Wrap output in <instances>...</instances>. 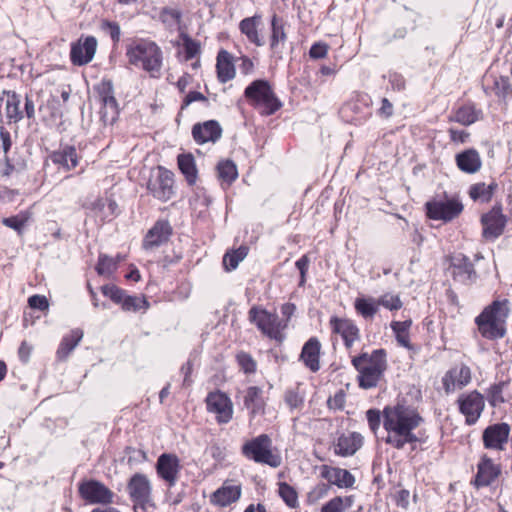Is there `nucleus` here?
Instances as JSON below:
<instances>
[{
	"mask_svg": "<svg viewBox=\"0 0 512 512\" xmlns=\"http://www.w3.org/2000/svg\"><path fill=\"white\" fill-rule=\"evenodd\" d=\"M383 428L387 436L386 444L401 450L407 444L417 442L419 439L414 430L423 422L417 409L405 401H397L394 405H387L383 411Z\"/></svg>",
	"mask_w": 512,
	"mask_h": 512,
	"instance_id": "obj_1",
	"label": "nucleus"
},
{
	"mask_svg": "<svg viewBox=\"0 0 512 512\" xmlns=\"http://www.w3.org/2000/svg\"><path fill=\"white\" fill-rule=\"evenodd\" d=\"M351 362L359 373V387L371 389L378 385L387 368L386 351L384 349H376L371 354L363 352L353 357Z\"/></svg>",
	"mask_w": 512,
	"mask_h": 512,
	"instance_id": "obj_2",
	"label": "nucleus"
},
{
	"mask_svg": "<svg viewBox=\"0 0 512 512\" xmlns=\"http://www.w3.org/2000/svg\"><path fill=\"white\" fill-rule=\"evenodd\" d=\"M508 304L506 299L495 300L475 318L478 330L484 338L496 340L504 337V324L510 312Z\"/></svg>",
	"mask_w": 512,
	"mask_h": 512,
	"instance_id": "obj_3",
	"label": "nucleus"
},
{
	"mask_svg": "<svg viewBox=\"0 0 512 512\" xmlns=\"http://www.w3.org/2000/svg\"><path fill=\"white\" fill-rule=\"evenodd\" d=\"M126 57L130 65L141 68L151 77L160 76V49L147 39L132 41L126 48Z\"/></svg>",
	"mask_w": 512,
	"mask_h": 512,
	"instance_id": "obj_4",
	"label": "nucleus"
},
{
	"mask_svg": "<svg viewBox=\"0 0 512 512\" xmlns=\"http://www.w3.org/2000/svg\"><path fill=\"white\" fill-rule=\"evenodd\" d=\"M244 96L254 107H263V114L270 116L276 113L282 102L265 79L252 81L244 90Z\"/></svg>",
	"mask_w": 512,
	"mask_h": 512,
	"instance_id": "obj_5",
	"label": "nucleus"
},
{
	"mask_svg": "<svg viewBox=\"0 0 512 512\" xmlns=\"http://www.w3.org/2000/svg\"><path fill=\"white\" fill-rule=\"evenodd\" d=\"M248 319L262 334L270 339L277 342L284 340V330L287 328V323L283 322L276 313L269 312L261 306H252L248 312Z\"/></svg>",
	"mask_w": 512,
	"mask_h": 512,
	"instance_id": "obj_6",
	"label": "nucleus"
},
{
	"mask_svg": "<svg viewBox=\"0 0 512 512\" xmlns=\"http://www.w3.org/2000/svg\"><path fill=\"white\" fill-rule=\"evenodd\" d=\"M271 448V438L267 434H260L244 443L242 446V454L247 459L253 460L256 463L277 468L281 465V457L274 454Z\"/></svg>",
	"mask_w": 512,
	"mask_h": 512,
	"instance_id": "obj_7",
	"label": "nucleus"
},
{
	"mask_svg": "<svg viewBox=\"0 0 512 512\" xmlns=\"http://www.w3.org/2000/svg\"><path fill=\"white\" fill-rule=\"evenodd\" d=\"M128 492L135 512H155L157 507L151 500V486L146 476L135 474L129 480Z\"/></svg>",
	"mask_w": 512,
	"mask_h": 512,
	"instance_id": "obj_8",
	"label": "nucleus"
},
{
	"mask_svg": "<svg viewBox=\"0 0 512 512\" xmlns=\"http://www.w3.org/2000/svg\"><path fill=\"white\" fill-rule=\"evenodd\" d=\"M371 104L368 94L358 93L341 107V117L346 122L361 125L372 115Z\"/></svg>",
	"mask_w": 512,
	"mask_h": 512,
	"instance_id": "obj_9",
	"label": "nucleus"
},
{
	"mask_svg": "<svg viewBox=\"0 0 512 512\" xmlns=\"http://www.w3.org/2000/svg\"><path fill=\"white\" fill-rule=\"evenodd\" d=\"M463 204L457 197L445 200L428 201L425 204L426 214L429 219L450 222L463 211Z\"/></svg>",
	"mask_w": 512,
	"mask_h": 512,
	"instance_id": "obj_10",
	"label": "nucleus"
},
{
	"mask_svg": "<svg viewBox=\"0 0 512 512\" xmlns=\"http://www.w3.org/2000/svg\"><path fill=\"white\" fill-rule=\"evenodd\" d=\"M508 218L502 212L501 205L493 206L481 216L482 237L486 241L493 242L504 232Z\"/></svg>",
	"mask_w": 512,
	"mask_h": 512,
	"instance_id": "obj_11",
	"label": "nucleus"
},
{
	"mask_svg": "<svg viewBox=\"0 0 512 512\" xmlns=\"http://www.w3.org/2000/svg\"><path fill=\"white\" fill-rule=\"evenodd\" d=\"M457 403L460 413L465 416V423L469 426L476 424L485 408L484 397L476 390L461 394Z\"/></svg>",
	"mask_w": 512,
	"mask_h": 512,
	"instance_id": "obj_12",
	"label": "nucleus"
},
{
	"mask_svg": "<svg viewBox=\"0 0 512 512\" xmlns=\"http://www.w3.org/2000/svg\"><path fill=\"white\" fill-rule=\"evenodd\" d=\"M78 492L81 498L90 504L108 505L113 503L114 493L97 480L82 481L78 486Z\"/></svg>",
	"mask_w": 512,
	"mask_h": 512,
	"instance_id": "obj_13",
	"label": "nucleus"
},
{
	"mask_svg": "<svg viewBox=\"0 0 512 512\" xmlns=\"http://www.w3.org/2000/svg\"><path fill=\"white\" fill-rule=\"evenodd\" d=\"M206 405L207 410L216 415V420L219 424H226L232 419V402L223 392H210L206 398Z\"/></svg>",
	"mask_w": 512,
	"mask_h": 512,
	"instance_id": "obj_14",
	"label": "nucleus"
},
{
	"mask_svg": "<svg viewBox=\"0 0 512 512\" xmlns=\"http://www.w3.org/2000/svg\"><path fill=\"white\" fill-rule=\"evenodd\" d=\"M96 48L97 40L94 36H87L84 40L79 39L71 45V62L77 66L88 64L93 59Z\"/></svg>",
	"mask_w": 512,
	"mask_h": 512,
	"instance_id": "obj_15",
	"label": "nucleus"
},
{
	"mask_svg": "<svg viewBox=\"0 0 512 512\" xmlns=\"http://www.w3.org/2000/svg\"><path fill=\"white\" fill-rule=\"evenodd\" d=\"M450 269L454 280L463 284H468L477 277L474 264L469 257L461 253L451 257Z\"/></svg>",
	"mask_w": 512,
	"mask_h": 512,
	"instance_id": "obj_16",
	"label": "nucleus"
},
{
	"mask_svg": "<svg viewBox=\"0 0 512 512\" xmlns=\"http://www.w3.org/2000/svg\"><path fill=\"white\" fill-rule=\"evenodd\" d=\"M510 434V426L507 423H497L488 426L483 431V443L485 448L503 450Z\"/></svg>",
	"mask_w": 512,
	"mask_h": 512,
	"instance_id": "obj_17",
	"label": "nucleus"
},
{
	"mask_svg": "<svg viewBox=\"0 0 512 512\" xmlns=\"http://www.w3.org/2000/svg\"><path fill=\"white\" fill-rule=\"evenodd\" d=\"M330 325L333 332L342 337L347 349L351 348L360 338L359 328L351 319L332 317Z\"/></svg>",
	"mask_w": 512,
	"mask_h": 512,
	"instance_id": "obj_18",
	"label": "nucleus"
},
{
	"mask_svg": "<svg viewBox=\"0 0 512 512\" xmlns=\"http://www.w3.org/2000/svg\"><path fill=\"white\" fill-rule=\"evenodd\" d=\"M471 381V370L465 365L461 364L448 370L443 379V387L446 393L453 392L455 389L467 386Z\"/></svg>",
	"mask_w": 512,
	"mask_h": 512,
	"instance_id": "obj_19",
	"label": "nucleus"
},
{
	"mask_svg": "<svg viewBox=\"0 0 512 512\" xmlns=\"http://www.w3.org/2000/svg\"><path fill=\"white\" fill-rule=\"evenodd\" d=\"M222 128L216 120H208L203 123H196L192 127V137L199 144L208 142L215 143L221 138Z\"/></svg>",
	"mask_w": 512,
	"mask_h": 512,
	"instance_id": "obj_20",
	"label": "nucleus"
},
{
	"mask_svg": "<svg viewBox=\"0 0 512 512\" xmlns=\"http://www.w3.org/2000/svg\"><path fill=\"white\" fill-rule=\"evenodd\" d=\"M100 97L102 101V108L100 111L101 119L104 124L112 125L118 117L119 108L118 103L113 95V87L110 82L103 83Z\"/></svg>",
	"mask_w": 512,
	"mask_h": 512,
	"instance_id": "obj_21",
	"label": "nucleus"
},
{
	"mask_svg": "<svg viewBox=\"0 0 512 512\" xmlns=\"http://www.w3.org/2000/svg\"><path fill=\"white\" fill-rule=\"evenodd\" d=\"M271 34H270V49L273 56L278 59L282 58L284 45L287 41V34L285 31V22L282 18L274 14L270 21Z\"/></svg>",
	"mask_w": 512,
	"mask_h": 512,
	"instance_id": "obj_22",
	"label": "nucleus"
},
{
	"mask_svg": "<svg viewBox=\"0 0 512 512\" xmlns=\"http://www.w3.org/2000/svg\"><path fill=\"white\" fill-rule=\"evenodd\" d=\"M501 469L499 465L493 463V461L484 456L477 466V473L473 484L477 487H486L491 485L494 480L500 475Z\"/></svg>",
	"mask_w": 512,
	"mask_h": 512,
	"instance_id": "obj_23",
	"label": "nucleus"
},
{
	"mask_svg": "<svg viewBox=\"0 0 512 512\" xmlns=\"http://www.w3.org/2000/svg\"><path fill=\"white\" fill-rule=\"evenodd\" d=\"M321 343L316 337L309 338L302 347L300 360L312 372L320 369Z\"/></svg>",
	"mask_w": 512,
	"mask_h": 512,
	"instance_id": "obj_24",
	"label": "nucleus"
},
{
	"mask_svg": "<svg viewBox=\"0 0 512 512\" xmlns=\"http://www.w3.org/2000/svg\"><path fill=\"white\" fill-rule=\"evenodd\" d=\"M180 470V460L176 455L162 453V481L166 483L168 490L175 486Z\"/></svg>",
	"mask_w": 512,
	"mask_h": 512,
	"instance_id": "obj_25",
	"label": "nucleus"
},
{
	"mask_svg": "<svg viewBox=\"0 0 512 512\" xmlns=\"http://www.w3.org/2000/svg\"><path fill=\"white\" fill-rule=\"evenodd\" d=\"M456 165L464 173L474 174L481 169L482 160L474 148L466 149L455 156Z\"/></svg>",
	"mask_w": 512,
	"mask_h": 512,
	"instance_id": "obj_26",
	"label": "nucleus"
},
{
	"mask_svg": "<svg viewBox=\"0 0 512 512\" xmlns=\"http://www.w3.org/2000/svg\"><path fill=\"white\" fill-rule=\"evenodd\" d=\"M361 446L362 436L359 433L342 434L334 445V452L336 455L348 457L354 455Z\"/></svg>",
	"mask_w": 512,
	"mask_h": 512,
	"instance_id": "obj_27",
	"label": "nucleus"
},
{
	"mask_svg": "<svg viewBox=\"0 0 512 512\" xmlns=\"http://www.w3.org/2000/svg\"><path fill=\"white\" fill-rule=\"evenodd\" d=\"M261 24V16L254 15L242 19L239 23V30L246 36L247 40L257 47L264 45L265 41L260 35L258 27Z\"/></svg>",
	"mask_w": 512,
	"mask_h": 512,
	"instance_id": "obj_28",
	"label": "nucleus"
},
{
	"mask_svg": "<svg viewBox=\"0 0 512 512\" xmlns=\"http://www.w3.org/2000/svg\"><path fill=\"white\" fill-rule=\"evenodd\" d=\"M241 496V488L236 485H223L210 497V502L219 507H226L236 502Z\"/></svg>",
	"mask_w": 512,
	"mask_h": 512,
	"instance_id": "obj_29",
	"label": "nucleus"
},
{
	"mask_svg": "<svg viewBox=\"0 0 512 512\" xmlns=\"http://www.w3.org/2000/svg\"><path fill=\"white\" fill-rule=\"evenodd\" d=\"M217 77L219 82L226 83L235 77V67L232 55L221 49L216 58Z\"/></svg>",
	"mask_w": 512,
	"mask_h": 512,
	"instance_id": "obj_30",
	"label": "nucleus"
},
{
	"mask_svg": "<svg viewBox=\"0 0 512 512\" xmlns=\"http://www.w3.org/2000/svg\"><path fill=\"white\" fill-rule=\"evenodd\" d=\"M50 159L54 164L63 167L67 171L78 165L76 148L71 145H65L62 149L54 151L50 155Z\"/></svg>",
	"mask_w": 512,
	"mask_h": 512,
	"instance_id": "obj_31",
	"label": "nucleus"
},
{
	"mask_svg": "<svg viewBox=\"0 0 512 512\" xmlns=\"http://www.w3.org/2000/svg\"><path fill=\"white\" fill-rule=\"evenodd\" d=\"M262 393V389L257 386H250L245 391L243 404L249 410L252 417L264 410L265 402Z\"/></svg>",
	"mask_w": 512,
	"mask_h": 512,
	"instance_id": "obj_32",
	"label": "nucleus"
},
{
	"mask_svg": "<svg viewBox=\"0 0 512 512\" xmlns=\"http://www.w3.org/2000/svg\"><path fill=\"white\" fill-rule=\"evenodd\" d=\"M6 95V117L9 123H18L24 118V112L21 110V95L15 91H4Z\"/></svg>",
	"mask_w": 512,
	"mask_h": 512,
	"instance_id": "obj_33",
	"label": "nucleus"
},
{
	"mask_svg": "<svg viewBox=\"0 0 512 512\" xmlns=\"http://www.w3.org/2000/svg\"><path fill=\"white\" fill-rule=\"evenodd\" d=\"M82 338L83 331L78 328L72 330L70 334L64 336L56 352L57 359L60 361L67 360L71 352L76 348Z\"/></svg>",
	"mask_w": 512,
	"mask_h": 512,
	"instance_id": "obj_34",
	"label": "nucleus"
},
{
	"mask_svg": "<svg viewBox=\"0 0 512 512\" xmlns=\"http://www.w3.org/2000/svg\"><path fill=\"white\" fill-rule=\"evenodd\" d=\"M177 164L180 172L184 175L188 185H194L198 177V170L196 167L194 156L191 153L179 154L177 157Z\"/></svg>",
	"mask_w": 512,
	"mask_h": 512,
	"instance_id": "obj_35",
	"label": "nucleus"
},
{
	"mask_svg": "<svg viewBox=\"0 0 512 512\" xmlns=\"http://www.w3.org/2000/svg\"><path fill=\"white\" fill-rule=\"evenodd\" d=\"M118 205L110 198H97L91 203V210L101 221H109L116 214Z\"/></svg>",
	"mask_w": 512,
	"mask_h": 512,
	"instance_id": "obj_36",
	"label": "nucleus"
},
{
	"mask_svg": "<svg viewBox=\"0 0 512 512\" xmlns=\"http://www.w3.org/2000/svg\"><path fill=\"white\" fill-rule=\"evenodd\" d=\"M482 117V111L477 109L474 104H466L459 107L451 120L464 126H469L477 122Z\"/></svg>",
	"mask_w": 512,
	"mask_h": 512,
	"instance_id": "obj_37",
	"label": "nucleus"
},
{
	"mask_svg": "<svg viewBox=\"0 0 512 512\" xmlns=\"http://www.w3.org/2000/svg\"><path fill=\"white\" fill-rule=\"evenodd\" d=\"M497 187L498 185L495 181L488 185L484 182L475 183L469 188V196L473 201L488 203L492 199Z\"/></svg>",
	"mask_w": 512,
	"mask_h": 512,
	"instance_id": "obj_38",
	"label": "nucleus"
},
{
	"mask_svg": "<svg viewBox=\"0 0 512 512\" xmlns=\"http://www.w3.org/2000/svg\"><path fill=\"white\" fill-rule=\"evenodd\" d=\"M411 325L412 321L410 319L405 321H392L390 324L397 343L407 349H412L409 335Z\"/></svg>",
	"mask_w": 512,
	"mask_h": 512,
	"instance_id": "obj_39",
	"label": "nucleus"
},
{
	"mask_svg": "<svg viewBox=\"0 0 512 512\" xmlns=\"http://www.w3.org/2000/svg\"><path fill=\"white\" fill-rule=\"evenodd\" d=\"M354 308L364 319H372L379 310L377 300L373 297L356 298Z\"/></svg>",
	"mask_w": 512,
	"mask_h": 512,
	"instance_id": "obj_40",
	"label": "nucleus"
},
{
	"mask_svg": "<svg viewBox=\"0 0 512 512\" xmlns=\"http://www.w3.org/2000/svg\"><path fill=\"white\" fill-rule=\"evenodd\" d=\"M248 252L249 248L246 245H241L237 249L227 251L223 256V266L225 270H235L239 263L246 258Z\"/></svg>",
	"mask_w": 512,
	"mask_h": 512,
	"instance_id": "obj_41",
	"label": "nucleus"
},
{
	"mask_svg": "<svg viewBox=\"0 0 512 512\" xmlns=\"http://www.w3.org/2000/svg\"><path fill=\"white\" fill-rule=\"evenodd\" d=\"M162 22L166 23L171 28H175L179 33L181 30H185L182 24V12L177 8L162 9Z\"/></svg>",
	"mask_w": 512,
	"mask_h": 512,
	"instance_id": "obj_42",
	"label": "nucleus"
},
{
	"mask_svg": "<svg viewBox=\"0 0 512 512\" xmlns=\"http://www.w3.org/2000/svg\"><path fill=\"white\" fill-rule=\"evenodd\" d=\"M217 171L219 178L227 184H231L238 176L237 167L231 160L219 162Z\"/></svg>",
	"mask_w": 512,
	"mask_h": 512,
	"instance_id": "obj_43",
	"label": "nucleus"
},
{
	"mask_svg": "<svg viewBox=\"0 0 512 512\" xmlns=\"http://www.w3.org/2000/svg\"><path fill=\"white\" fill-rule=\"evenodd\" d=\"M179 37L182 40L185 59L191 60L195 58L200 53V43L194 39H192L185 30H181L179 33Z\"/></svg>",
	"mask_w": 512,
	"mask_h": 512,
	"instance_id": "obj_44",
	"label": "nucleus"
},
{
	"mask_svg": "<svg viewBox=\"0 0 512 512\" xmlns=\"http://www.w3.org/2000/svg\"><path fill=\"white\" fill-rule=\"evenodd\" d=\"M279 496L289 508H296L299 505L296 490L286 482L279 483Z\"/></svg>",
	"mask_w": 512,
	"mask_h": 512,
	"instance_id": "obj_45",
	"label": "nucleus"
},
{
	"mask_svg": "<svg viewBox=\"0 0 512 512\" xmlns=\"http://www.w3.org/2000/svg\"><path fill=\"white\" fill-rule=\"evenodd\" d=\"M160 244V220H157L153 227L144 237L142 247L146 250H152Z\"/></svg>",
	"mask_w": 512,
	"mask_h": 512,
	"instance_id": "obj_46",
	"label": "nucleus"
},
{
	"mask_svg": "<svg viewBox=\"0 0 512 512\" xmlns=\"http://www.w3.org/2000/svg\"><path fill=\"white\" fill-rule=\"evenodd\" d=\"M507 386V382L500 381L490 386L487 392V399L492 407L504 402L503 390Z\"/></svg>",
	"mask_w": 512,
	"mask_h": 512,
	"instance_id": "obj_47",
	"label": "nucleus"
},
{
	"mask_svg": "<svg viewBox=\"0 0 512 512\" xmlns=\"http://www.w3.org/2000/svg\"><path fill=\"white\" fill-rule=\"evenodd\" d=\"M355 483V477L346 469L338 468L333 477L332 485L339 488H351Z\"/></svg>",
	"mask_w": 512,
	"mask_h": 512,
	"instance_id": "obj_48",
	"label": "nucleus"
},
{
	"mask_svg": "<svg viewBox=\"0 0 512 512\" xmlns=\"http://www.w3.org/2000/svg\"><path fill=\"white\" fill-rule=\"evenodd\" d=\"M117 269V262L106 254H100L96 271L99 275H111Z\"/></svg>",
	"mask_w": 512,
	"mask_h": 512,
	"instance_id": "obj_49",
	"label": "nucleus"
},
{
	"mask_svg": "<svg viewBox=\"0 0 512 512\" xmlns=\"http://www.w3.org/2000/svg\"><path fill=\"white\" fill-rule=\"evenodd\" d=\"M174 173L162 167V201L169 200L174 195Z\"/></svg>",
	"mask_w": 512,
	"mask_h": 512,
	"instance_id": "obj_50",
	"label": "nucleus"
},
{
	"mask_svg": "<svg viewBox=\"0 0 512 512\" xmlns=\"http://www.w3.org/2000/svg\"><path fill=\"white\" fill-rule=\"evenodd\" d=\"M122 309L125 311H139L148 307V302L144 297L125 295L122 301Z\"/></svg>",
	"mask_w": 512,
	"mask_h": 512,
	"instance_id": "obj_51",
	"label": "nucleus"
},
{
	"mask_svg": "<svg viewBox=\"0 0 512 512\" xmlns=\"http://www.w3.org/2000/svg\"><path fill=\"white\" fill-rule=\"evenodd\" d=\"M28 215L26 213H19L18 215L6 217L2 219V224L15 230L18 234L22 233L23 228L28 222Z\"/></svg>",
	"mask_w": 512,
	"mask_h": 512,
	"instance_id": "obj_52",
	"label": "nucleus"
},
{
	"mask_svg": "<svg viewBox=\"0 0 512 512\" xmlns=\"http://www.w3.org/2000/svg\"><path fill=\"white\" fill-rule=\"evenodd\" d=\"M377 300L378 307L383 306L384 308L394 311L402 308V301L398 295L391 293H385L381 295Z\"/></svg>",
	"mask_w": 512,
	"mask_h": 512,
	"instance_id": "obj_53",
	"label": "nucleus"
},
{
	"mask_svg": "<svg viewBox=\"0 0 512 512\" xmlns=\"http://www.w3.org/2000/svg\"><path fill=\"white\" fill-rule=\"evenodd\" d=\"M236 360H237L239 367L241 368V370H243L244 373L251 374L256 371V368H257L256 361L253 359V357L250 354H248L246 352H239L236 355Z\"/></svg>",
	"mask_w": 512,
	"mask_h": 512,
	"instance_id": "obj_54",
	"label": "nucleus"
},
{
	"mask_svg": "<svg viewBox=\"0 0 512 512\" xmlns=\"http://www.w3.org/2000/svg\"><path fill=\"white\" fill-rule=\"evenodd\" d=\"M102 293L109 297L113 302L121 304L126 293L124 290L118 288L115 285H104L101 288Z\"/></svg>",
	"mask_w": 512,
	"mask_h": 512,
	"instance_id": "obj_55",
	"label": "nucleus"
},
{
	"mask_svg": "<svg viewBox=\"0 0 512 512\" xmlns=\"http://www.w3.org/2000/svg\"><path fill=\"white\" fill-rule=\"evenodd\" d=\"M494 89L497 96L506 98L511 93V85L508 77H499L494 81Z\"/></svg>",
	"mask_w": 512,
	"mask_h": 512,
	"instance_id": "obj_56",
	"label": "nucleus"
},
{
	"mask_svg": "<svg viewBox=\"0 0 512 512\" xmlns=\"http://www.w3.org/2000/svg\"><path fill=\"white\" fill-rule=\"evenodd\" d=\"M101 28L105 32L109 33V35L114 43L119 42L121 31H120V26L117 22L104 20L101 23Z\"/></svg>",
	"mask_w": 512,
	"mask_h": 512,
	"instance_id": "obj_57",
	"label": "nucleus"
},
{
	"mask_svg": "<svg viewBox=\"0 0 512 512\" xmlns=\"http://www.w3.org/2000/svg\"><path fill=\"white\" fill-rule=\"evenodd\" d=\"M366 417L368 421V425L370 429L376 433L381 425V421L383 422V416L381 417V412L377 409H369L366 412Z\"/></svg>",
	"mask_w": 512,
	"mask_h": 512,
	"instance_id": "obj_58",
	"label": "nucleus"
},
{
	"mask_svg": "<svg viewBox=\"0 0 512 512\" xmlns=\"http://www.w3.org/2000/svg\"><path fill=\"white\" fill-rule=\"evenodd\" d=\"M28 304L32 309H37L40 311L47 310L49 307L48 300L43 295H32L28 299Z\"/></svg>",
	"mask_w": 512,
	"mask_h": 512,
	"instance_id": "obj_59",
	"label": "nucleus"
},
{
	"mask_svg": "<svg viewBox=\"0 0 512 512\" xmlns=\"http://www.w3.org/2000/svg\"><path fill=\"white\" fill-rule=\"evenodd\" d=\"M320 512H344L342 507L341 496H336L326 502L322 507Z\"/></svg>",
	"mask_w": 512,
	"mask_h": 512,
	"instance_id": "obj_60",
	"label": "nucleus"
},
{
	"mask_svg": "<svg viewBox=\"0 0 512 512\" xmlns=\"http://www.w3.org/2000/svg\"><path fill=\"white\" fill-rule=\"evenodd\" d=\"M328 52V46L325 43L317 42L314 43L310 50H309V56L312 59H322L327 55Z\"/></svg>",
	"mask_w": 512,
	"mask_h": 512,
	"instance_id": "obj_61",
	"label": "nucleus"
},
{
	"mask_svg": "<svg viewBox=\"0 0 512 512\" xmlns=\"http://www.w3.org/2000/svg\"><path fill=\"white\" fill-rule=\"evenodd\" d=\"M327 404L331 409H342L345 405V393L342 390L336 392L333 397L328 399Z\"/></svg>",
	"mask_w": 512,
	"mask_h": 512,
	"instance_id": "obj_62",
	"label": "nucleus"
},
{
	"mask_svg": "<svg viewBox=\"0 0 512 512\" xmlns=\"http://www.w3.org/2000/svg\"><path fill=\"white\" fill-rule=\"evenodd\" d=\"M193 370V363L190 359H188L182 366H181V373L183 374V386L189 387L192 384L191 379V373Z\"/></svg>",
	"mask_w": 512,
	"mask_h": 512,
	"instance_id": "obj_63",
	"label": "nucleus"
},
{
	"mask_svg": "<svg viewBox=\"0 0 512 512\" xmlns=\"http://www.w3.org/2000/svg\"><path fill=\"white\" fill-rule=\"evenodd\" d=\"M285 402L291 409H296L303 403V399L298 393L289 391L286 393Z\"/></svg>",
	"mask_w": 512,
	"mask_h": 512,
	"instance_id": "obj_64",
	"label": "nucleus"
}]
</instances>
